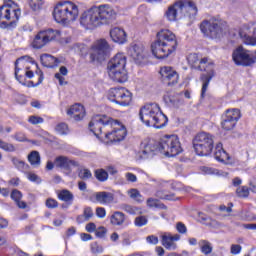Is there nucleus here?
Instances as JSON below:
<instances>
[{
	"instance_id": "f257e3e1",
	"label": "nucleus",
	"mask_w": 256,
	"mask_h": 256,
	"mask_svg": "<svg viewBox=\"0 0 256 256\" xmlns=\"http://www.w3.org/2000/svg\"><path fill=\"white\" fill-rule=\"evenodd\" d=\"M115 15V10L107 4L93 6L82 14L80 24L87 29H95V27L107 25L111 19H115Z\"/></svg>"
},
{
	"instance_id": "f03ea898",
	"label": "nucleus",
	"mask_w": 256,
	"mask_h": 256,
	"mask_svg": "<svg viewBox=\"0 0 256 256\" xmlns=\"http://www.w3.org/2000/svg\"><path fill=\"white\" fill-rule=\"evenodd\" d=\"M177 36L169 29H162L156 34V41L152 43L151 49L156 59H166L177 51Z\"/></svg>"
},
{
	"instance_id": "7ed1b4c3",
	"label": "nucleus",
	"mask_w": 256,
	"mask_h": 256,
	"mask_svg": "<svg viewBox=\"0 0 256 256\" xmlns=\"http://www.w3.org/2000/svg\"><path fill=\"white\" fill-rule=\"evenodd\" d=\"M139 117L146 127H154V129H163L169 121L157 103L145 104L140 109Z\"/></svg>"
},
{
	"instance_id": "20e7f679",
	"label": "nucleus",
	"mask_w": 256,
	"mask_h": 256,
	"mask_svg": "<svg viewBox=\"0 0 256 256\" xmlns=\"http://www.w3.org/2000/svg\"><path fill=\"white\" fill-rule=\"evenodd\" d=\"M188 63L194 66L199 63L198 69L205 71L200 77L202 81L201 97L203 98L205 97V93H207V89H209V83L215 77V64L208 62L207 58L199 59V55L195 53L188 56Z\"/></svg>"
},
{
	"instance_id": "39448f33",
	"label": "nucleus",
	"mask_w": 256,
	"mask_h": 256,
	"mask_svg": "<svg viewBox=\"0 0 256 256\" xmlns=\"http://www.w3.org/2000/svg\"><path fill=\"white\" fill-rule=\"evenodd\" d=\"M127 56L124 53H117L107 64L108 77L116 83H125L129 79L127 75Z\"/></svg>"
},
{
	"instance_id": "423d86ee",
	"label": "nucleus",
	"mask_w": 256,
	"mask_h": 256,
	"mask_svg": "<svg viewBox=\"0 0 256 256\" xmlns=\"http://www.w3.org/2000/svg\"><path fill=\"white\" fill-rule=\"evenodd\" d=\"M53 17L56 23L63 25L73 23L79 17V6L71 1L59 2L54 7Z\"/></svg>"
},
{
	"instance_id": "0eeeda50",
	"label": "nucleus",
	"mask_w": 256,
	"mask_h": 256,
	"mask_svg": "<svg viewBox=\"0 0 256 256\" xmlns=\"http://www.w3.org/2000/svg\"><path fill=\"white\" fill-rule=\"evenodd\" d=\"M158 151L166 157H177V155L183 153L181 148V142L177 135H166L158 142Z\"/></svg>"
},
{
	"instance_id": "6e6552de",
	"label": "nucleus",
	"mask_w": 256,
	"mask_h": 256,
	"mask_svg": "<svg viewBox=\"0 0 256 256\" xmlns=\"http://www.w3.org/2000/svg\"><path fill=\"white\" fill-rule=\"evenodd\" d=\"M21 17V9L12 0H4V4L0 7V21L4 25H13L17 23Z\"/></svg>"
},
{
	"instance_id": "1a4fd4ad",
	"label": "nucleus",
	"mask_w": 256,
	"mask_h": 256,
	"mask_svg": "<svg viewBox=\"0 0 256 256\" xmlns=\"http://www.w3.org/2000/svg\"><path fill=\"white\" fill-rule=\"evenodd\" d=\"M213 143V135L207 132H201L193 139L194 150L200 157L211 155V151H213Z\"/></svg>"
},
{
	"instance_id": "9d476101",
	"label": "nucleus",
	"mask_w": 256,
	"mask_h": 256,
	"mask_svg": "<svg viewBox=\"0 0 256 256\" xmlns=\"http://www.w3.org/2000/svg\"><path fill=\"white\" fill-rule=\"evenodd\" d=\"M108 99L112 101V103H117V105H121V107H127L131 105V101H133V94L126 88H111L108 91Z\"/></svg>"
},
{
	"instance_id": "9b49d317",
	"label": "nucleus",
	"mask_w": 256,
	"mask_h": 256,
	"mask_svg": "<svg viewBox=\"0 0 256 256\" xmlns=\"http://www.w3.org/2000/svg\"><path fill=\"white\" fill-rule=\"evenodd\" d=\"M111 131L105 133L107 143H119L127 137V128L117 120H110L109 126Z\"/></svg>"
},
{
	"instance_id": "f8f14e48",
	"label": "nucleus",
	"mask_w": 256,
	"mask_h": 256,
	"mask_svg": "<svg viewBox=\"0 0 256 256\" xmlns=\"http://www.w3.org/2000/svg\"><path fill=\"white\" fill-rule=\"evenodd\" d=\"M61 37V31L48 29L44 31H40L34 38L32 43L34 49H43L47 45V43H51V41H55V39H59Z\"/></svg>"
},
{
	"instance_id": "ddd939ff",
	"label": "nucleus",
	"mask_w": 256,
	"mask_h": 256,
	"mask_svg": "<svg viewBox=\"0 0 256 256\" xmlns=\"http://www.w3.org/2000/svg\"><path fill=\"white\" fill-rule=\"evenodd\" d=\"M28 63L35 65L36 69L39 68L37 63H35V60H33V58L27 55L22 56L15 61V77L17 81H21L23 74H19V73L20 71H23V69H25L26 77H28V79H33V71L29 70V66L27 65Z\"/></svg>"
},
{
	"instance_id": "4468645a",
	"label": "nucleus",
	"mask_w": 256,
	"mask_h": 256,
	"mask_svg": "<svg viewBox=\"0 0 256 256\" xmlns=\"http://www.w3.org/2000/svg\"><path fill=\"white\" fill-rule=\"evenodd\" d=\"M109 55V43L105 39H99L91 47L90 59L92 62L105 61Z\"/></svg>"
},
{
	"instance_id": "2eb2a0df",
	"label": "nucleus",
	"mask_w": 256,
	"mask_h": 256,
	"mask_svg": "<svg viewBox=\"0 0 256 256\" xmlns=\"http://www.w3.org/2000/svg\"><path fill=\"white\" fill-rule=\"evenodd\" d=\"M200 31L203 35L211 39H218L223 33L221 26H219V21L215 19L204 20L200 23Z\"/></svg>"
},
{
	"instance_id": "dca6fc26",
	"label": "nucleus",
	"mask_w": 256,
	"mask_h": 256,
	"mask_svg": "<svg viewBox=\"0 0 256 256\" xmlns=\"http://www.w3.org/2000/svg\"><path fill=\"white\" fill-rule=\"evenodd\" d=\"M240 119L241 110L237 108L226 110L222 117V129H224L225 131H231V129H235V125H237Z\"/></svg>"
},
{
	"instance_id": "f3484780",
	"label": "nucleus",
	"mask_w": 256,
	"mask_h": 256,
	"mask_svg": "<svg viewBox=\"0 0 256 256\" xmlns=\"http://www.w3.org/2000/svg\"><path fill=\"white\" fill-rule=\"evenodd\" d=\"M111 119L112 118L107 115L94 116L89 123L90 131H92V133H94L96 137H99V135H101V133L103 132V129L109 127Z\"/></svg>"
},
{
	"instance_id": "a211bd4d",
	"label": "nucleus",
	"mask_w": 256,
	"mask_h": 256,
	"mask_svg": "<svg viewBox=\"0 0 256 256\" xmlns=\"http://www.w3.org/2000/svg\"><path fill=\"white\" fill-rule=\"evenodd\" d=\"M232 59L236 65H242V67H249L255 63V58L251 57L243 46L234 50Z\"/></svg>"
},
{
	"instance_id": "6ab92c4d",
	"label": "nucleus",
	"mask_w": 256,
	"mask_h": 256,
	"mask_svg": "<svg viewBox=\"0 0 256 256\" xmlns=\"http://www.w3.org/2000/svg\"><path fill=\"white\" fill-rule=\"evenodd\" d=\"M128 55L135 61V63H143L147 59L149 53L143 44H131L128 50Z\"/></svg>"
},
{
	"instance_id": "aec40b11",
	"label": "nucleus",
	"mask_w": 256,
	"mask_h": 256,
	"mask_svg": "<svg viewBox=\"0 0 256 256\" xmlns=\"http://www.w3.org/2000/svg\"><path fill=\"white\" fill-rule=\"evenodd\" d=\"M165 17L168 21H177L183 17V0H178L170 5L165 12Z\"/></svg>"
},
{
	"instance_id": "412c9836",
	"label": "nucleus",
	"mask_w": 256,
	"mask_h": 256,
	"mask_svg": "<svg viewBox=\"0 0 256 256\" xmlns=\"http://www.w3.org/2000/svg\"><path fill=\"white\" fill-rule=\"evenodd\" d=\"M160 75L163 83L166 85H176L179 82V74L170 66H164L160 69Z\"/></svg>"
},
{
	"instance_id": "4be33fe9",
	"label": "nucleus",
	"mask_w": 256,
	"mask_h": 256,
	"mask_svg": "<svg viewBox=\"0 0 256 256\" xmlns=\"http://www.w3.org/2000/svg\"><path fill=\"white\" fill-rule=\"evenodd\" d=\"M255 28V23L244 24L239 28L238 35L244 45H250L249 41L252 40L251 38L253 33L255 32Z\"/></svg>"
},
{
	"instance_id": "5701e85b",
	"label": "nucleus",
	"mask_w": 256,
	"mask_h": 256,
	"mask_svg": "<svg viewBox=\"0 0 256 256\" xmlns=\"http://www.w3.org/2000/svg\"><path fill=\"white\" fill-rule=\"evenodd\" d=\"M54 165L58 169H64L65 171H69L71 170V167H79V162L66 156H58L54 160Z\"/></svg>"
},
{
	"instance_id": "b1692460",
	"label": "nucleus",
	"mask_w": 256,
	"mask_h": 256,
	"mask_svg": "<svg viewBox=\"0 0 256 256\" xmlns=\"http://www.w3.org/2000/svg\"><path fill=\"white\" fill-rule=\"evenodd\" d=\"M181 236L179 234L171 235L170 233H164L161 235V244L168 251H175L177 249V244L175 241H179Z\"/></svg>"
},
{
	"instance_id": "393cba45",
	"label": "nucleus",
	"mask_w": 256,
	"mask_h": 256,
	"mask_svg": "<svg viewBox=\"0 0 256 256\" xmlns=\"http://www.w3.org/2000/svg\"><path fill=\"white\" fill-rule=\"evenodd\" d=\"M93 203H100V205H109L114 201V196L111 192H95L90 197Z\"/></svg>"
},
{
	"instance_id": "a878e982",
	"label": "nucleus",
	"mask_w": 256,
	"mask_h": 256,
	"mask_svg": "<svg viewBox=\"0 0 256 256\" xmlns=\"http://www.w3.org/2000/svg\"><path fill=\"white\" fill-rule=\"evenodd\" d=\"M197 6L193 1L182 0V15L183 17H188L192 21L197 17Z\"/></svg>"
},
{
	"instance_id": "bb28decb",
	"label": "nucleus",
	"mask_w": 256,
	"mask_h": 256,
	"mask_svg": "<svg viewBox=\"0 0 256 256\" xmlns=\"http://www.w3.org/2000/svg\"><path fill=\"white\" fill-rule=\"evenodd\" d=\"M110 37L114 43L118 45H125L127 43V32L122 28L115 27L110 30Z\"/></svg>"
},
{
	"instance_id": "cd10ccee",
	"label": "nucleus",
	"mask_w": 256,
	"mask_h": 256,
	"mask_svg": "<svg viewBox=\"0 0 256 256\" xmlns=\"http://www.w3.org/2000/svg\"><path fill=\"white\" fill-rule=\"evenodd\" d=\"M67 115L74 121H81L85 117V107L81 104H74L67 110Z\"/></svg>"
},
{
	"instance_id": "c85d7f7f",
	"label": "nucleus",
	"mask_w": 256,
	"mask_h": 256,
	"mask_svg": "<svg viewBox=\"0 0 256 256\" xmlns=\"http://www.w3.org/2000/svg\"><path fill=\"white\" fill-rule=\"evenodd\" d=\"M214 157L216 161H220V163L229 164L231 163L230 159L231 157L227 152L223 149V144L218 143L215 147Z\"/></svg>"
},
{
	"instance_id": "c756f323",
	"label": "nucleus",
	"mask_w": 256,
	"mask_h": 256,
	"mask_svg": "<svg viewBox=\"0 0 256 256\" xmlns=\"http://www.w3.org/2000/svg\"><path fill=\"white\" fill-rule=\"evenodd\" d=\"M164 102L169 107H181V104L183 103L179 95L173 91L166 92L164 95Z\"/></svg>"
},
{
	"instance_id": "7c9ffc66",
	"label": "nucleus",
	"mask_w": 256,
	"mask_h": 256,
	"mask_svg": "<svg viewBox=\"0 0 256 256\" xmlns=\"http://www.w3.org/2000/svg\"><path fill=\"white\" fill-rule=\"evenodd\" d=\"M41 63L44 67H48L52 69L53 67H57L59 65V59L50 54H43L40 57Z\"/></svg>"
},
{
	"instance_id": "2f4dec72",
	"label": "nucleus",
	"mask_w": 256,
	"mask_h": 256,
	"mask_svg": "<svg viewBox=\"0 0 256 256\" xmlns=\"http://www.w3.org/2000/svg\"><path fill=\"white\" fill-rule=\"evenodd\" d=\"M110 223L111 225H114L116 227H121V225L125 223V214H123V212L120 211L114 212L110 216Z\"/></svg>"
},
{
	"instance_id": "473e14b6",
	"label": "nucleus",
	"mask_w": 256,
	"mask_h": 256,
	"mask_svg": "<svg viewBox=\"0 0 256 256\" xmlns=\"http://www.w3.org/2000/svg\"><path fill=\"white\" fill-rule=\"evenodd\" d=\"M94 213L92 207L84 208L83 215H79L76 219L77 223H85V221H89L92 219Z\"/></svg>"
},
{
	"instance_id": "72a5a7b5",
	"label": "nucleus",
	"mask_w": 256,
	"mask_h": 256,
	"mask_svg": "<svg viewBox=\"0 0 256 256\" xmlns=\"http://www.w3.org/2000/svg\"><path fill=\"white\" fill-rule=\"evenodd\" d=\"M28 161L33 167H39L41 165V156L39 155V152L32 151L28 155Z\"/></svg>"
},
{
	"instance_id": "f704fd0d",
	"label": "nucleus",
	"mask_w": 256,
	"mask_h": 256,
	"mask_svg": "<svg viewBox=\"0 0 256 256\" xmlns=\"http://www.w3.org/2000/svg\"><path fill=\"white\" fill-rule=\"evenodd\" d=\"M58 199L64 201L65 203H72L74 196L69 190H62L58 193Z\"/></svg>"
},
{
	"instance_id": "c9c22d12",
	"label": "nucleus",
	"mask_w": 256,
	"mask_h": 256,
	"mask_svg": "<svg viewBox=\"0 0 256 256\" xmlns=\"http://www.w3.org/2000/svg\"><path fill=\"white\" fill-rule=\"evenodd\" d=\"M199 246H200L201 252L204 255H211V253H213V246H211V243H209V241L201 240L199 242Z\"/></svg>"
},
{
	"instance_id": "e433bc0d",
	"label": "nucleus",
	"mask_w": 256,
	"mask_h": 256,
	"mask_svg": "<svg viewBox=\"0 0 256 256\" xmlns=\"http://www.w3.org/2000/svg\"><path fill=\"white\" fill-rule=\"evenodd\" d=\"M155 151H159V142L157 144L153 142L146 144L142 153L143 155H151V153H155Z\"/></svg>"
},
{
	"instance_id": "4c0bfd02",
	"label": "nucleus",
	"mask_w": 256,
	"mask_h": 256,
	"mask_svg": "<svg viewBox=\"0 0 256 256\" xmlns=\"http://www.w3.org/2000/svg\"><path fill=\"white\" fill-rule=\"evenodd\" d=\"M127 195L130 197V199H133V201H136L137 203H142L143 196L141 195V192L139 190L132 188L127 191Z\"/></svg>"
},
{
	"instance_id": "58836bf2",
	"label": "nucleus",
	"mask_w": 256,
	"mask_h": 256,
	"mask_svg": "<svg viewBox=\"0 0 256 256\" xmlns=\"http://www.w3.org/2000/svg\"><path fill=\"white\" fill-rule=\"evenodd\" d=\"M11 161L13 165L18 168L19 171H27V169H29V164H26L25 161L17 157H12Z\"/></svg>"
},
{
	"instance_id": "ea45409f",
	"label": "nucleus",
	"mask_w": 256,
	"mask_h": 256,
	"mask_svg": "<svg viewBox=\"0 0 256 256\" xmlns=\"http://www.w3.org/2000/svg\"><path fill=\"white\" fill-rule=\"evenodd\" d=\"M95 177L101 182L107 181L109 179V173L104 169H98L95 171Z\"/></svg>"
},
{
	"instance_id": "a19ab883",
	"label": "nucleus",
	"mask_w": 256,
	"mask_h": 256,
	"mask_svg": "<svg viewBox=\"0 0 256 256\" xmlns=\"http://www.w3.org/2000/svg\"><path fill=\"white\" fill-rule=\"evenodd\" d=\"M55 131L58 133V135H67V133H69V126H67L65 123H59L55 127Z\"/></svg>"
},
{
	"instance_id": "79ce46f5",
	"label": "nucleus",
	"mask_w": 256,
	"mask_h": 256,
	"mask_svg": "<svg viewBox=\"0 0 256 256\" xmlns=\"http://www.w3.org/2000/svg\"><path fill=\"white\" fill-rule=\"evenodd\" d=\"M237 197L247 198L249 197V188L247 186H240L236 189Z\"/></svg>"
},
{
	"instance_id": "37998d69",
	"label": "nucleus",
	"mask_w": 256,
	"mask_h": 256,
	"mask_svg": "<svg viewBox=\"0 0 256 256\" xmlns=\"http://www.w3.org/2000/svg\"><path fill=\"white\" fill-rule=\"evenodd\" d=\"M28 123H30V125H41L45 123V119L41 116L32 115L28 117Z\"/></svg>"
},
{
	"instance_id": "c03bdc74",
	"label": "nucleus",
	"mask_w": 256,
	"mask_h": 256,
	"mask_svg": "<svg viewBox=\"0 0 256 256\" xmlns=\"http://www.w3.org/2000/svg\"><path fill=\"white\" fill-rule=\"evenodd\" d=\"M0 149L8 153H13V151H15V146L0 139Z\"/></svg>"
},
{
	"instance_id": "a18cd8bd",
	"label": "nucleus",
	"mask_w": 256,
	"mask_h": 256,
	"mask_svg": "<svg viewBox=\"0 0 256 256\" xmlns=\"http://www.w3.org/2000/svg\"><path fill=\"white\" fill-rule=\"evenodd\" d=\"M123 211H125L126 213H129V215H137L141 213V210L139 208L131 205H124Z\"/></svg>"
},
{
	"instance_id": "49530a36",
	"label": "nucleus",
	"mask_w": 256,
	"mask_h": 256,
	"mask_svg": "<svg viewBox=\"0 0 256 256\" xmlns=\"http://www.w3.org/2000/svg\"><path fill=\"white\" fill-rule=\"evenodd\" d=\"M78 177H80V179L87 180V179H91V177H93V174L91 173V170L84 168L79 171Z\"/></svg>"
},
{
	"instance_id": "de8ad7c7",
	"label": "nucleus",
	"mask_w": 256,
	"mask_h": 256,
	"mask_svg": "<svg viewBox=\"0 0 256 256\" xmlns=\"http://www.w3.org/2000/svg\"><path fill=\"white\" fill-rule=\"evenodd\" d=\"M148 220L145 216H138L135 218L134 225L136 227H144V225H147Z\"/></svg>"
},
{
	"instance_id": "09e8293b",
	"label": "nucleus",
	"mask_w": 256,
	"mask_h": 256,
	"mask_svg": "<svg viewBox=\"0 0 256 256\" xmlns=\"http://www.w3.org/2000/svg\"><path fill=\"white\" fill-rule=\"evenodd\" d=\"M202 171L205 175H221L218 169L207 166L202 167Z\"/></svg>"
},
{
	"instance_id": "8fccbe9b",
	"label": "nucleus",
	"mask_w": 256,
	"mask_h": 256,
	"mask_svg": "<svg viewBox=\"0 0 256 256\" xmlns=\"http://www.w3.org/2000/svg\"><path fill=\"white\" fill-rule=\"evenodd\" d=\"M10 197L13 201H15V203H17V201H21V199H23V194L21 191L14 189L12 190Z\"/></svg>"
},
{
	"instance_id": "3c124183",
	"label": "nucleus",
	"mask_w": 256,
	"mask_h": 256,
	"mask_svg": "<svg viewBox=\"0 0 256 256\" xmlns=\"http://www.w3.org/2000/svg\"><path fill=\"white\" fill-rule=\"evenodd\" d=\"M36 75H38V81L35 85H33V81H30L28 87H37L43 83V71L36 70Z\"/></svg>"
},
{
	"instance_id": "603ef678",
	"label": "nucleus",
	"mask_w": 256,
	"mask_h": 256,
	"mask_svg": "<svg viewBox=\"0 0 256 256\" xmlns=\"http://www.w3.org/2000/svg\"><path fill=\"white\" fill-rule=\"evenodd\" d=\"M242 250H243V247L239 244H232L230 246L231 255H239V253H241Z\"/></svg>"
},
{
	"instance_id": "864d4df0",
	"label": "nucleus",
	"mask_w": 256,
	"mask_h": 256,
	"mask_svg": "<svg viewBox=\"0 0 256 256\" xmlns=\"http://www.w3.org/2000/svg\"><path fill=\"white\" fill-rule=\"evenodd\" d=\"M27 179L29 181H31L32 183H38V184L41 183V178L39 176H37V174H35V173L29 172L27 174Z\"/></svg>"
},
{
	"instance_id": "5fc2aeb1",
	"label": "nucleus",
	"mask_w": 256,
	"mask_h": 256,
	"mask_svg": "<svg viewBox=\"0 0 256 256\" xmlns=\"http://www.w3.org/2000/svg\"><path fill=\"white\" fill-rule=\"evenodd\" d=\"M96 216L99 219H105V217H107V210H105V208H103V207H97L96 208Z\"/></svg>"
},
{
	"instance_id": "6e6d98bb",
	"label": "nucleus",
	"mask_w": 256,
	"mask_h": 256,
	"mask_svg": "<svg viewBox=\"0 0 256 256\" xmlns=\"http://www.w3.org/2000/svg\"><path fill=\"white\" fill-rule=\"evenodd\" d=\"M46 207H48V209H56V207H59V203L57 200L49 198L46 200Z\"/></svg>"
},
{
	"instance_id": "4d7b16f0",
	"label": "nucleus",
	"mask_w": 256,
	"mask_h": 256,
	"mask_svg": "<svg viewBox=\"0 0 256 256\" xmlns=\"http://www.w3.org/2000/svg\"><path fill=\"white\" fill-rule=\"evenodd\" d=\"M147 205L151 208L155 207V208H161V203H159V200L154 199V198H149L147 200Z\"/></svg>"
},
{
	"instance_id": "13d9d810",
	"label": "nucleus",
	"mask_w": 256,
	"mask_h": 256,
	"mask_svg": "<svg viewBox=\"0 0 256 256\" xmlns=\"http://www.w3.org/2000/svg\"><path fill=\"white\" fill-rule=\"evenodd\" d=\"M15 139H16V141H19L20 143H23V142H25V141H29V140L27 139V136H26L25 133H23V132H18V133H16V134H15Z\"/></svg>"
},
{
	"instance_id": "bf43d9fd",
	"label": "nucleus",
	"mask_w": 256,
	"mask_h": 256,
	"mask_svg": "<svg viewBox=\"0 0 256 256\" xmlns=\"http://www.w3.org/2000/svg\"><path fill=\"white\" fill-rule=\"evenodd\" d=\"M146 241L149 245H157V243H159V238L155 235H150L146 238Z\"/></svg>"
},
{
	"instance_id": "052dcab7",
	"label": "nucleus",
	"mask_w": 256,
	"mask_h": 256,
	"mask_svg": "<svg viewBox=\"0 0 256 256\" xmlns=\"http://www.w3.org/2000/svg\"><path fill=\"white\" fill-rule=\"evenodd\" d=\"M125 177H126L127 181H129L130 183H136V181H137V176L131 172H127L125 174Z\"/></svg>"
},
{
	"instance_id": "680f3d73",
	"label": "nucleus",
	"mask_w": 256,
	"mask_h": 256,
	"mask_svg": "<svg viewBox=\"0 0 256 256\" xmlns=\"http://www.w3.org/2000/svg\"><path fill=\"white\" fill-rule=\"evenodd\" d=\"M176 229L178 231V233H187V227L185 226V224L179 222L177 225H176Z\"/></svg>"
},
{
	"instance_id": "e2e57ef3",
	"label": "nucleus",
	"mask_w": 256,
	"mask_h": 256,
	"mask_svg": "<svg viewBox=\"0 0 256 256\" xmlns=\"http://www.w3.org/2000/svg\"><path fill=\"white\" fill-rule=\"evenodd\" d=\"M198 219H199V221H201V223H207V221H209V219H211V218H209V216H207L205 213L199 212Z\"/></svg>"
},
{
	"instance_id": "0e129e2a",
	"label": "nucleus",
	"mask_w": 256,
	"mask_h": 256,
	"mask_svg": "<svg viewBox=\"0 0 256 256\" xmlns=\"http://www.w3.org/2000/svg\"><path fill=\"white\" fill-rule=\"evenodd\" d=\"M106 234H107V229H105V227H100V228L96 231V237L103 238V237H105Z\"/></svg>"
},
{
	"instance_id": "69168bd1",
	"label": "nucleus",
	"mask_w": 256,
	"mask_h": 256,
	"mask_svg": "<svg viewBox=\"0 0 256 256\" xmlns=\"http://www.w3.org/2000/svg\"><path fill=\"white\" fill-rule=\"evenodd\" d=\"M55 79H57L59 81V85H61V86L67 85V81H65V77L61 76V74L56 73Z\"/></svg>"
},
{
	"instance_id": "338daca9",
	"label": "nucleus",
	"mask_w": 256,
	"mask_h": 256,
	"mask_svg": "<svg viewBox=\"0 0 256 256\" xmlns=\"http://www.w3.org/2000/svg\"><path fill=\"white\" fill-rule=\"evenodd\" d=\"M96 229H97V226L95 225V223H88L86 225V231L88 233H93V232H95Z\"/></svg>"
},
{
	"instance_id": "774afa93",
	"label": "nucleus",
	"mask_w": 256,
	"mask_h": 256,
	"mask_svg": "<svg viewBox=\"0 0 256 256\" xmlns=\"http://www.w3.org/2000/svg\"><path fill=\"white\" fill-rule=\"evenodd\" d=\"M69 73V70H67V67L61 66L59 69V75L65 77Z\"/></svg>"
}]
</instances>
